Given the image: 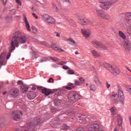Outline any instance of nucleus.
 <instances>
[{
	"instance_id": "nucleus-1",
	"label": "nucleus",
	"mask_w": 131,
	"mask_h": 131,
	"mask_svg": "<svg viewBox=\"0 0 131 131\" xmlns=\"http://www.w3.org/2000/svg\"><path fill=\"white\" fill-rule=\"evenodd\" d=\"M26 41H27V37L26 36H21L18 38V39H17V38H14L13 39H12L10 42L9 52L6 57L7 60H9V59H10L11 54H12L13 51H15V50H16V47L18 48L19 47V45L26 43Z\"/></svg>"
},
{
	"instance_id": "nucleus-2",
	"label": "nucleus",
	"mask_w": 131,
	"mask_h": 131,
	"mask_svg": "<svg viewBox=\"0 0 131 131\" xmlns=\"http://www.w3.org/2000/svg\"><path fill=\"white\" fill-rule=\"evenodd\" d=\"M118 94H112L110 95L111 99L112 100L113 103L115 104H118V99L117 98H120L121 99L122 103L124 102V95L123 94V91L121 89H119Z\"/></svg>"
},
{
	"instance_id": "nucleus-3",
	"label": "nucleus",
	"mask_w": 131,
	"mask_h": 131,
	"mask_svg": "<svg viewBox=\"0 0 131 131\" xmlns=\"http://www.w3.org/2000/svg\"><path fill=\"white\" fill-rule=\"evenodd\" d=\"M115 4V1H103L99 2V6L103 10H108L111 8V6Z\"/></svg>"
},
{
	"instance_id": "nucleus-4",
	"label": "nucleus",
	"mask_w": 131,
	"mask_h": 131,
	"mask_svg": "<svg viewBox=\"0 0 131 131\" xmlns=\"http://www.w3.org/2000/svg\"><path fill=\"white\" fill-rule=\"evenodd\" d=\"M80 99V95L76 92H71L69 97V100L70 102H76Z\"/></svg>"
},
{
	"instance_id": "nucleus-5",
	"label": "nucleus",
	"mask_w": 131,
	"mask_h": 131,
	"mask_svg": "<svg viewBox=\"0 0 131 131\" xmlns=\"http://www.w3.org/2000/svg\"><path fill=\"white\" fill-rule=\"evenodd\" d=\"M123 47L127 52H129L131 50V41L129 40V37H127L123 40Z\"/></svg>"
},
{
	"instance_id": "nucleus-6",
	"label": "nucleus",
	"mask_w": 131,
	"mask_h": 131,
	"mask_svg": "<svg viewBox=\"0 0 131 131\" xmlns=\"http://www.w3.org/2000/svg\"><path fill=\"white\" fill-rule=\"evenodd\" d=\"M7 52H8V50H7V49H4L3 52L0 55V65L1 66H4L7 64V61H6V55Z\"/></svg>"
},
{
	"instance_id": "nucleus-7",
	"label": "nucleus",
	"mask_w": 131,
	"mask_h": 131,
	"mask_svg": "<svg viewBox=\"0 0 131 131\" xmlns=\"http://www.w3.org/2000/svg\"><path fill=\"white\" fill-rule=\"evenodd\" d=\"M45 21L47 24H55L56 20L53 17L47 14H44Z\"/></svg>"
},
{
	"instance_id": "nucleus-8",
	"label": "nucleus",
	"mask_w": 131,
	"mask_h": 131,
	"mask_svg": "<svg viewBox=\"0 0 131 131\" xmlns=\"http://www.w3.org/2000/svg\"><path fill=\"white\" fill-rule=\"evenodd\" d=\"M99 128V125L95 123H90L87 125V129L90 131H96Z\"/></svg>"
},
{
	"instance_id": "nucleus-9",
	"label": "nucleus",
	"mask_w": 131,
	"mask_h": 131,
	"mask_svg": "<svg viewBox=\"0 0 131 131\" xmlns=\"http://www.w3.org/2000/svg\"><path fill=\"white\" fill-rule=\"evenodd\" d=\"M93 45L95 46L96 48H99L101 50H107V46L105 45L102 44L100 42L98 41H92Z\"/></svg>"
},
{
	"instance_id": "nucleus-10",
	"label": "nucleus",
	"mask_w": 131,
	"mask_h": 131,
	"mask_svg": "<svg viewBox=\"0 0 131 131\" xmlns=\"http://www.w3.org/2000/svg\"><path fill=\"white\" fill-rule=\"evenodd\" d=\"M20 94V91L17 88L12 89L9 93V95L13 98H17L19 94Z\"/></svg>"
},
{
	"instance_id": "nucleus-11",
	"label": "nucleus",
	"mask_w": 131,
	"mask_h": 131,
	"mask_svg": "<svg viewBox=\"0 0 131 131\" xmlns=\"http://www.w3.org/2000/svg\"><path fill=\"white\" fill-rule=\"evenodd\" d=\"M12 119L15 121H19L20 120V115L18 111H14L12 113Z\"/></svg>"
},
{
	"instance_id": "nucleus-12",
	"label": "nucleus",
	"mask_w": 131,
	"mask_h": 131,
	"mask_svg": "<svg viewBox=\"0 0 131 131\" xmlns=\"http://www.w3.org/2000/svg\"><path fill=\"white\" fill-rule=\"evenodd\" d=\"M111 73L114 75L115 76H117V75H119L120 74V70L118 68H114L110 71Z\"/></svg>"
},
{
	"instance_id": "nucleus-13",
	"label": "nucleus",
	"mask_w": 131,
	"mask_h": 131,
	"mask_svg": "<svg viewBox=\"0 0 131 131\" xmlns=\"http://www.w3.org/2000/svg\"><path fill=\"white\" fill-rule=\"evenodd\" d=\"M81 31L84 37H90L91 36V31L90 30L81 29Z\"/></svg>"
},
{
	"instance_id": "nucleus-14",
	"label": "nucleus",
	"mask_w": 131,
	"mask_h": 131,
	"mask_svg": "<svg viewBox=\"0 0 131 131\" xmlns=\"http://www.w3.org/2000/svg\"><path fill=\"white\" fill-rule=\"evenodd\" d=\"M41 92L42 94H45L46 96H50L51 94H54V91H51V89H49L47 88H44L42 89Z\"/></svg>"
},
{
	"instance_id": "nucleus-15",
	"label": "nucleus",
	"mask_w": 131,
	"mask_h": 131,
	"mask_svg": "<svg viewBox=\"0 0 131 131\" xmlns=\"http://www.w3.org/2000/svg\"><path fill=\"white\" fill-rule=\"evenodd\" d=\"M24 21L26 25V28L27 29L28 31H29L30 32H31V29H30V25L29 24V22H28L26 16H24Z\"/></svg>"
},
{
	"instance_id": "nucleus-16",
	"label": "nucleus",
	"mask_w": 131,
	"mask_h": 131,
	"mask_svg": "<svg viewBox=\"0 0 131 131\" xmlns=\"http://www.w3.org/2000/svg\"><path fill=\"white\" fill-rule=\"evenodd\" d=\"M94 13L95 14H96L97 16L101 17L104 12H103V10H102V9L96 8L94 10Z\"/></svg>"
},
{
	"instance_id": "nucleus-17",
	"label": "nucleus",
	"mask_w": 131,
	"mask_h": 131,
	"mask_svg": "<svg viewBox=\"0 0 131 131\" xmlns=\"http://www.w3.org/2000/svg\"><path fill=\"white\" fill-rule=\"evenodd\" d=\"M13 35L14 36L12 37V39H14V38H16V39H18L22 35V33L18 31L13 33Z\"/></svg>"
},
{
	"instance_id": "nucleus-18",
	"label": "nucleus",
	"mask_w": 131,
	"mask_h": 131,
	"mask_svg": "<svg viewBox=\"0 0 131 131\" xmlns=\"http://www.w3.org/2000/svg\"><path fill=\"white\" fill-rule=\"evenodd\" d=\"M91 53L94 58H98L101 56L100 53H99V52H98L96 50H91Z\"/></svg>"
},
{
	"instance_id": "nucleus-19",
	"label": "nucleus",
	"mask_w": 131,
	"mask_h": 131,
	"mask_svg": "<svg viewBox=\"0 0 131 131\" xmlns=\"http://www.w3.org/2000/svg\"><path fill=\"white\" fill-rule=\"evenodd\" d=\"M103 67H104V68H106V69L108 70V71H110V72L111 71V70H112V69L113 68V67H112V66H111V64H110L107 62H105L103 63Z\"/></svg>"
},
{
	"instance_id": "nucleus-20",
	"label": "nucleus",
	"mask_w": 131,
	"mask_h": 131,
	"mask_svg": "<svg viewBox=\"0 0 131 131\" xmlns=\"http://www.w3.org/2000/svg\"><path fill=\"white\" fill-rule=\"evenodd\" d=\"M36 97V94L33 92H30L28 95V99H30V100H33V99H35Z\"/></svg>"
},
{
	"instance_id": "nucleus-21",
	"label": "nucleus",
	"mask_w": 131,
	"mask_h": 131,
	"mask_svg": "<svg viewBox=\"0 0 131 131\" xmlns=\"http://www.w3.org/2000/svg\"><path fill=\"white\" fill-rule=\"evenodd\" d=\"M101 18H102V19H104V20H110V18H111V17L107 13L103 12Z\"/></svg>"
},
{
	"instance_id": "nucleus-22",
	"label": "nucleus",
	"mask_w": 131,
	"mask_h": 131,
	"mask_svg": "<svg viewBox=\"0 0 131 131\" xmlns=\"http://www.w3.org/2000/svg\"><path fill=\"white\" fill-rule=\"evenodd\" d=\"M94 82L98 86H101V85H102V82L100 81V79L98 77H94Z\"/></svg>"
},
{
	"instance_id": "nucleus-23",
	"label": "nucleus",
	"mask_w": 131,
	"mask_h": 131,
	"mask_svg": "<svg viewBox=\"0 0 131 131\" xmlns=\"http://www.w3.org/2000/svg\"><path fill=\"white\" fill-rule=\"evenodd\" d=\"M28 87L26 85H23L20 88L21 91L22 93H23V94L27 93V92L28 91Z\"/></svg>"
},
{
	"instance_id": "nucleus-24",
	"label": "nucleus",
	"mask_w": 131,
	"mask_h": 131,
	"mask_svg": "<svg viewBox=\"0 0 131 131\" xmlns=\"http://www.w3.org/2000/svg\"><path fill=\"white\" fill-rule=\"evenodd\" d=\"M79 23L81 24V25H83L84 26H86V21L84 20L83 18H80L79 19Z\"/></svg>"
},
{
	"instance_id": "nucleus-25",
	"label": "nucleus",
	"mask_w": 131,
	"mask_h": 131,
	"mask_svg": "<svg viewBox=\"0 0 131 131\" xmlns=\"http://www.w3.org/2000/svg\"><path fill=\"white\" fill-rule=\"evenodd\" d=\"M117 117H118V124L120 126L121 124H122V118L119 115H117Z\"/></svg>"
},
{
	"instance_id": "nucleus-26",
	"label": "nucleus",
	"mask_w": 131,
	"mask_h": 131,
	"mask_svg": "<svg viewBox=\"0 0 131 131\" xmlns=\"http://www.w3.org/2000/svg\"><path fill=\"white\" fill-rule=\"evenodd\" d=\"M52 8L54 12H55L56 13H58V12H59V9H58V7H57V6H56L55 4H53Z\"/></svg>"
},
{
	"instance_id": "nucleus-27",
	"label": "nucleus",
	"mask_w": 131,
	"mask_h": 131,
	"mask_svg": "<svg viewBox=\"0 0 131 131\" xmlns=\"http://www.w3.org/2000/svg\"><path fill=\"white\" fill-rule=\"evenodd\" d=\"M119 34L120 37H122V38L123 39H125L127 38L126 36H125V35H124V33H123V32H122V31H119Z\"/></svg>"
},
{
	"instance_id": "nucleus-28",
	"label": "nucleus",
	"mask_w": 131,
	"mask_h": 131,
	"mask_svg": "<svg viewBox=\"0 0 131 131\" xmlns=\"http://www.w3.org/2000/svg\"><path fill=\"white\" fill-rule=\"evenodd\" d=\"M93 24V20L91 19H87L86 20V26L89 25H92Z\"/></svg>"
},
{
	"instance_id": "nucleus-29",
	"label": "nucleus",
	"mask_w": 131,
	"mask_h": 131,
	"mask_svg": "<svg viewBox=\"0 0 131 131\" xmlns=\"http://www.w3.org/2000/svg\"><path fill=\"white\" fill-rule=\"evenodd\" d=\"M68 41H70L71 45H72V46H76V42H75V41L73 39L70 38L68 39Z\"/></svg>"
},
{
	"instance_id": "nucleus-30",
	"label": "nucleus",
	"mask_w": 131,
	"mask_h": 131,
	"mask_svg": "<svg viewBox=\"0 0 131 131\" xmlns=\"http://www.w3.org/2000/svg\"><path fill=\"white\" fill-rule=\"evenodd\" d=\"M97 90V87H96V85L95 84H91L90 85V91L92 92H95Z\"/></svg>"
},
{
	"instance_id": "nucleus-31",
	"label": "nucleus",
	"mask_w": 131,
	"mask_h": 131,
	"mask_svg": "<svg viewBox=\"0 0 131 131\" xmlns=\"http://www.w3.org/2000/svg\"><path fill=\"white\" fill-rule=\"evenodd\" d=\"M75 86H70L69 85L67 86L65 88H63V91H65V90H68L69 91H70L71 90H73L74 89Z\"/></svg>"
},
{
	"instance_id": "nucleus-32",
	"label": "nucleus",
	"mask_w": 131,
	"mask_h": 131,
	"mask_svg": "<svg viewBox=\"0 0 131 131\" xmlns=\"http://www.w3.org/2000/svg\"><path fill=\"white\" fill-rule=\"evenodd\" d=\"M51 47L52 48V49H53V50H55V51H58V47L56 46V44H52Z\"/></svg>"
},
{
	"instance_id": "nucleus-33",
	"label": "nucleus",
	"mask_w": 131,
	"mask_h": 131,
	"mask_svg": "<svg viewBox=\"0 0 131 131\" xmlns=\"http://www.w3.org/2000/svg\"><path fill=\"white\" fill-rule=\"evenodd\" d=\"M115 111H116V108H115V107H113L111 108V112L113 115H115L114 112H115Z\"/></svg>"
},
{
	"instance_id": "nucleus-34",
	"label": "nucleus",
	"mask_w": 131,
	"mask_h": 131,
	"mask_svg": "<svg viewBox=\"0 0 131 131\" xmlns=\"http://www.w3.org/2000/svg\"><path fill=\"white\" fill-rule=\"evenodd\" d=\"M48 60H49V59H48V58L43 57L42 58L40 59V62H41V63H42V62H47V61H48Z\"/></svg>"
},
{
	"instance_id": "nucleus-35",
	"label": "nucleus",
	"mask_w": 131,
	"mask_h": 131,
	"mask_svg": "<svg viewBox=\"0 0 131 131\" xmlns=\"http://www.w3.org/2000/svg\"><path fill=\"white\" fill-rule=\"evenodd\" d=\"M67 73H68L70 75H73V74H74L75 72L73 70H69L67 71Z\"/></svg>"
},
{
	"instance_id": "nucleus-36",
	"label": "nucleus",
	"mask_w": 131,
	"mask_h": 131,
	"mask_svg": "<svg viewBox=\"0 0 131 131\" xmlns=\"http://www.w3.org/2000/svg\"><path fill=\"white\" fill-rule=\"evenodd\" d=\"M68 128H69V126H68L66 125H63L62 126V129H63V130H66L68 129Z\"/></svg>"
},
{
	"instance_id": "nucleus-37",
	"label": "nucleus",
	"mask_w": 131,
	"mask_h": 131,
	"mask_svg": "<svg viewBox=\"0 0 131 131\" xmlns=\"http://www.w3.org/2000/svg\"><path fill=\"white\" fill-rule=\"evenodd\" d=\"M5 122L3 120H0V127H3L5 125Z\"/></svg>"
},
{
	"instance_id": "nucleus-38",
	"label": "nucleus",
	"mask_w": 131,
	"mask_h": 131,
	"mask_svg": "<svg viewBox=\"0 0 131 131\" xmlns=\"http://www.w3.org/2000/svg\"><path fill=\"white\" fill-rule=\"evenodd\" d=\"M79 80L80 81V83H84V79H83V78L81 77V78H79Z\"/></svg>"
},
{
	"instance_id": "nucleus-39",
	"label": "nucleus",
	"mask_w": 131,
	"mask_h": 131,
	"mask_svg": "<svg viewBox=\"0 0 131 131\" xmlns=\"http://www.w3.org/2000/svg\"><path fill=\"white\" fill-rule=\"evenodd\" d=\"M62 68L64 69V70H69V69H70V68L68 67L67 66H63Z\"/></svg>"
},
{
	"instance_id": "nucleus-40",
	"label": "nucleus",
	"mask_w": 131,
	"mask_h": 131,
	"mask_svg": "<svg viewBox=\"0 0 131 131\" xmlns=\"http://www.w3.org/2000/svg\"><path fill=\"white\" fill-rule=\"evenodd\" d=\"M33 32L34 33H37V29L35 27H33Z\"/></svg>"
},
{
	"instance_id": "nucleus-41",
	"label": "nucleus",
	"mask_w": 131,
	"mask_h": 131,
	"mask_svg": "<svg viewBox=\"0 0 131 131\" xmlns=\"http://www.w3.org/2000/svg\"><path fill=\"white\" fill-rule=\"evenodd\" d=\"M6 21L10 22V21H12V17H7L6 18Z\"/></svg>"
},
{
	"instance_id": "nucleus-42",
	"label": "nucleus",
	"mask_w": 131,
	"mask_h": 131,
	"mask_svg": "<svg viewBox=\"0 0 131 131\" xmlns=\"http://www.w3.org/2000/svg\"><path fill=\"white\" fill-rule=\"evenodd\" d=\"M82 118V123H84V122H84V121H85V119L84 118V119H83V118H82V117H78V119L79 120H80V119H81Z\"/></svg>"
},
{
	"instance_id": "nucleus-43",
	"label": "nucleus",
	"mask_w": 131,
	"mask_h": 131,
	"mask_svg": "<svg viewBox=\"0 0 131 131\" xmlns=\"http://www.w3.org/2000/svg\"><path fill=\"white\" fill-rule=\"evenodd\" d=\"M11 15H15L16 14V9H13L11 11Z\"/></svg>"
},
{
	"instance_id": "nucleus-44",
	"label": "nucleus",
	"mask_w": 131,
	"mask_h": 131,
	"mask_svg": "<svg viewBox=\"0 0 131 131\" xmlns=\"http://www.w3.org/2000/svg\"><path fill=\"white\" fill-rule=\"evenodd\" d=\"M15 2L19 5V6H22V3H21V1L20 0H15Z\"/></svg>"
},
{
	"instance_id": "nucleus-45",
	"label": "nucleus",
	"mask_w": 131,
	"mask_h": 131,
	"mask_svg": "<svg viewBox=\"0 0 131 131\" xmlns=\"http://www.w3.org/2000/svg\"><path fill=\"white\" fill-rule=\"evenodd\" d=\"M51 60H53V61H55L56 62L57 61H59V59L56 57H51Z\"/></svg>"
},
{
	"instance_id": "nucleus-46",
	"label": "nucleus",
	"mask_w": 131,
	"mask_h": 131,
	"mask_svg": "<svg viewBox=\"0 0 131 131\" xmlns=\"http://www.w3.org/2000/svg\"><path fill=\"white\" fill-rule=\"evenodd\" d=\"M75 84L76 85H80V82L79 81H78V80H76L75 81Z\"/></svg>"
},
{
	"instance_id": "nucleus-47",
	"label": "nucleus",
	"mask_w": 131,
	"mask_h": 131,
	"mask_svg": "<svg viewBox=\"0 0 131 131\" xmlns=\"http://www.w3.org/2000/svg\"><path fill=\"white\" fill-rule=\"evenodd\" d=\"M57 51H58V52H65V51H64V50L62 49V48H61L60 47H58Z\"/></svg>"
},
{
	"instance_id": "nucleus-48",
	"label": "nucleus",
	"mask_w": 131,
	"mask_h": 131,
	"mask_svg": "<svg viewBox=\"0 0 131 131\" xmlns=\"http://www.w3.org/2000/svg\"><path fill=\"white\" fill-rule=\"evenodd\" d=\"M126 17H128V18H131V12H128L126 14Z\"/></svg>"
},
{
	"instance_id": "nucleus-49",
	"label": "nucleus",
	"mask_w": 131,
	"mask_h": 131,
	"mask_svg": "<svg viewBox=\"0 0 131 131\" xmlns=\"http://www.w3.org/2000/svg\"><path fill=\"white\" fill-rule=\"evenodd\" d=\"M48 82L51 83V82H54V80L53 79V78H50L48 81Z\"/></svg>"
},
{
	"instance_id": "nucleus-50",
	"label": "nucleus",
	"mask_w": 131,
	"mask_h": 131,
	"mask_svg": "<svg viewBox=\"0 0 131 131\" xmlns=\"http://www.w3.org/2000/svg\"><path fill=\"white\" fill-rule=\"evenodd\" d=\"M62 3H70V0H60Z\"/></svg>"
},
{
	"instance_id": "nucleus-51",
	"label": "nucleus",
	"mask_w": 131,
	"mask_h": 131,
	"mask_svg": "<svg viewBox=\"0 0 131 131\" xmlns=\"http://www.w3.org/2000/svg\"><path fill=\"white\" fill-rule=\"evenodd\" d=\"M127 91L128 92L129 94L131 95V87H128Z\"/></svg>"
},
{
	"instance_id": "nucleus-52",
	"label": "nucleus",
	"mask_w": 131,
	"mask_h": 131,
	"mask_svg": "<svg viewBox=\"0 0 131 131\" xmlns=\"http://www.w3.org/2000/svg\"><path fill=\"white\" fill-rule=\"evenodd\" d=\"M106 85L107 89H109V88H110V86H111V85H110V84H109V83H108V82H106Z\"/></svg>"
},
{
	"instance_id": "nucleus-53",
	"label": "nucleus",
	"mask_w": 131,
	"mask_h": 131,
	"mask_svg": "<svg viewBox=\"0 0 131 131\" xmlns=\"http://www.w3.org/2000/svg\"><path fill=\"white\" fill-rule=\"evenodd\" d=\"M35 4H36L37 6H39V5H40V4H41V3H40V2H39V1H35Z\"/></svg>"
},
{
	"instance_id": "nucleus-54",
	"label": "nucleus",
	"mask_w": 131,
	"mask_h": 131,
	"mask_svg": "<svg viewBox=\"0 0 131 131\" xmlns=\"http://www.w3.org/2000/svg\"><path fill=\"white\" fill-rule=\"evenodd\" d=\"M33 16L36 19H37L38 17H37V15L35 13H33Z\"/></svg>"
},
{
	"instance_id": "nucleus-55",
	"label": "nucleus",
	"mask_w": 131,
	"mask_h": 131,
	"mask_svg": "<svg viewBox=\"0 0 131 131\" xmlns=\"http://www.w3.org/2000/svg\"><path fill=\"white\" fill-rule=\"evenodd\" d=\"M68 85H69V86H74V84H73V83H69V84H68Z\"/></svg>"
},
{
	"instance_id": "nucleus-56",
	"label": "nucleus",
	"mask_w": 131,
	"mask_h": 131,
	"mask_svg": "<svg viewBox=\"0 0 131 131\" xmlns=\"http://www.w3.org/2000/svg\"><path fill=\"white\" fill-rule=\"evenodd\" d=\"M31 10H33V12H37L36 9L34 7H32Z\"/></svg>"
},
{
	"instance_id": "nucleus-57",
	"label": "nucleus",
	"mask_w": 131,
	"mask_h": 131,
	"mask_svg": "<svg viewBox=\"0 0 131 131\" xmlns=\"http://www.w3.org/2000/svg\"><path fill=\"white\" fill-rule=\"evenodd\" d=\"M3 3V5H6V4H7V0H2Z\"/></svg>"
},
{
	"instance_id": "nucleus-58",
	"label": "nucleus",
	"mask_w": 131,
	"mask_h": 131,
	"mask_svg": "<svg viewBox=\"0 0 131 131\" xmlns=\"http://www.w3.org/2000/svg\"><path fill=\"white\" fill-rule=\"evenodd\" d=\"M66 61H62L61 63H60V65H64V64H66Z\"/></svg>"
},
{
	"instance_id": "nucleus-59",
	"label": "nucleus",
	"mask_w": 131,
	"mask_h": 131,
	"mask_svg": "<svg viewBox=\"0 0 131 131\" xmlns=\"http://www.w3.org/2000/svg\"><path fill=\"white\" fill-rule=\"evenodd\" d=\"M56 36L57 37H60V33H56Z\"/></svg>"
},
{
	"instance_id": "nucleus-60",
	"label": "nucleus",
	"mask_w": 131,
	"mask_h": 131,
	"mask_svg": "<svg viewBox=\"0 0 131 131\" xmlns=\"http://www.w3.org/2000/svg\"><path fill=\"white\" fill-rule=\"evenodd\" d=\"M17 83L18 84H21V83H22V81H20V80L18 81Z\"/></svg>"
},
{
	"instance_id": "nucleus-61",
	"label": "nucleus",
	"mask_w": 131,
	"mask_h": 131,
	"mask_svg": "<svg viewBox=\"0 0 131 131\" xmlns=\"http://www.w3.org/2000/svg\"><path fill=\"white\" fill-rule=\"evenodd\" d=\"M17 112H18V114L20 113V114H21V115H23V113H22V111H17Z\"/></svg>"
},
{
	"instance_id": "nucleus-62",
	"label": "nucleus",
	"mask_w": 131,
	"mask_h": 131,
	"mask_svg": "<svg viewBox=\"0 0 131 131\" xmlns=\"http://www.w3.org/2000/svg\"><path fill=\"white\" fill-rule=\"evenodd\" d=\"M32 91H35L36 90V88L35 87H33L32 88Z\"/></svg>"
},
{
	"instance_id": "nucleus-63",
	"label": "nucleus",
	"mask_w": 131,
	"mask_h": 131,
	"mask_svg": "<svg viewBox=\"0 0 131 131\" xmlns=\"http://www.w3.org/2000/svg\"><path fill=\"white\" fill-rule=\"evenodd\" d=\"M79 52H78V51H76L75 52L76 55H79Z\"/></svg>"
},
{
	"instance_id": "nucleus-64",
	"label": "nucleus",
	"mask_w": 131,
	"mask_h": 131,
	"mask_svg": "<svg viewBox=\"0 0 131 131\" xmlns=\"http://www.w3.org/2000/svg\"><path fill=\"white\" fill-rule=\"evenodd\" d=\"M118 129L117 127L115 128V129H114V131H117Z\"/></svg>"
}]
</instances>
